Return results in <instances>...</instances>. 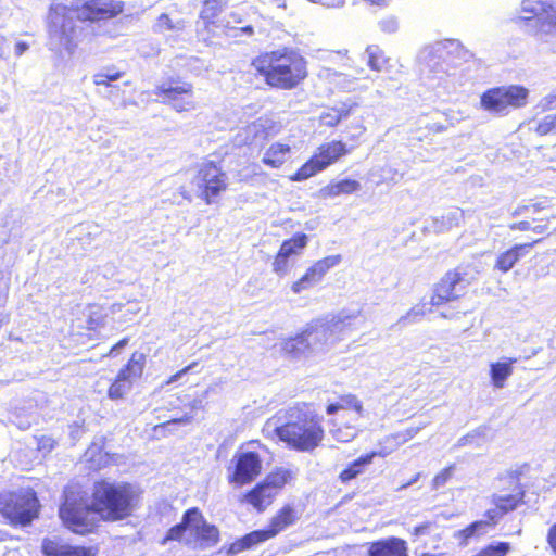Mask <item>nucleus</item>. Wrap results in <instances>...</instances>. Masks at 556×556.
Segmentation results:
<instances>
[{"instance_id":"obj_6","label":"nucleus","mask_w":556,"mask_h":556,"mask_svg":"<svg viewBox=\"0 0 556 556\" xmlns=\"http://www.w3.org/2000/svg\"><path fill=\"white\" fill-rule=\"evenodd\" d=\"M188 530L193 532V541L199 548L214 547L220 541L219 529L215 525L207 522L202 510L194 506L184 511L181 520L166 531L160 544L166 545L169 542H181Z\"/></svg>"},{"instance_id":"obj_29","label":"nucleus","mask_w":556,"mask_h":556,"mask_svg":"<svg viewBox=\"0 0 556 556\" xmlns=\"http://www.w3.org/2000/svg\"><path fill=\"white\" fill-rule=\"evenodd\" d=\"M361 189V184L351 178L341 180H331L320 189V194L325 199H332L341 194H352Z\"/></svg>"},{"instance_id":"obj_55","label":"nucleus","mask_w":556,"mask_h":556,"mask_svg":"<svg viewBox=\"0 0 556 556\" xmlns=\"http://www.w3.org/2000/svg\"><path fill=\"white\" fill-rule=\"evenodd\" d=\"M240 31H241V33H244V34H249V35H251V34L253 33V29H252V27L247 26V27H242V28H240Z\"/></svg>"},{"instance_id":"obj_14","label":"nucleus","mask_w":556,"mask_h":556,"mask_svg":"<svg viewBox=\"0 0 556 556\" xmlns=\"http://www.w3.org/2000/svg\"><path fill=\"white\" fill-rule=\"evenodd\" d=\"M349 153L342 141H327L321 143L315 153L292 175L290 181H303L326 169L342 156Z\"/></svg>"},{"instance_id":"obj_44","label":"nucleus","mask_w":556,"mask_h":556,"mask_svg":"<svg viewBox=\"0 0 556 556\" xmlns=\"http://www.w3.org/2000/svg\"><path fill=\"white\" fill-rule=\"evenodd\" d=\"M484 520H480L483 522V527H494L497 525L503 515L500 514V510L496 508V506H494L493 509H489L484 513Z\"/></svg>"},{"instance_id":"obj_9","label":"nucleus","mask_w":556,"mask_h":556,"mask_svg":"<svg viewBox=\"0 0 556 556\" xmlns=\"http://www.w3.org/2000/svg\"><path fill=\"white\" fill-rule=\"evenodd\" d=\"M293 472L282 467L275 468L252 488L238 497L240 504L251 506L258 514L264 513L275 502L279 492L292 480Z\"/></svg>"},{"instance_id":"obj_45","label":"nucleus","mask_w":556,"mask_h":556,"mask_svg":"<svg viewBox=\"0 0 556 556\" xmlns=\"http://www.w3.org/2000/svg\"><path fill=\"white\" fill-rule=\"evenodd\" d=\"M453 467L450 466L447 468H444L441 470L438 475L433 478V484L434 486H441L445 484L452 477Z\"/></svg>"},{"instance_id":"obj_3","label":"nucleus","mask_w":556,"mask_h":556,"mask_svg":"<svg viewBox=\"0 0 556 556\" xmlns=\"http://www.w3.org/2000/svg\"><path fill=\"white\" fill-rule=\"evenodd\" d=\"M283 417L286 421L277 426L274 433L289 450L312 453L323 444L324 419L312 403L296 402L285 409Z\"/></svg>"},{"instance_id":"obj_30","label":"nucleus","mask_w":556,"mask_h":556,"mask_svg":"<svg viewBox=\"0 0 556 556\" xmlns=\"http://www.w3.org/2000/svg\"><path fill=\"white\" fill-rule=\"evenodd\" d=\"M375 457V452H369L359 456L350 463L343 470H341L339 473V480L342 483H348L349 481L355 479L358 475L365 471V467L370 465Z\"/></svg>"},{"instance_id":"obj_36","label":"nucleus","mask_w":556,"mask_h":556,"mask_svg":"<svg viewBox=\"0 0 556 556\" xmlns=\"http://www.w3.org/2000/svg\"><path fill=\"white\" fill-rule=\"evenodd\" d=\"M510 230H520V231H532L533 233L545 236L548 233V219H533L530 220H521L515 222L509 225ZM543 239V237H541Z\"/></svg>"},{"instance_id":"obj_40","label":"nucleus","mask_w":556,"mask_h":556,"mask_svg":"<svg viewBox=\"0 0 556 556\" xmlns=\"http://www.w3.org/2000/svg\"><path fill=\"white\" fill-rule=\"evenodd\" d=\"M510 551L508 542H497L485 545L479 549L473 556H506Z\"/></svg>"},{"instance_id":"obj_52","label":"nucleus","mask_w":556,"mask_h":556,"mask_svg":"<svg viewBox=\"0 0 556 556\" xmlns=\"http://www.w3.org/2000/svg\"><path fill=\"white\" fill-rule=\"evenodd\" d=\"M189 421H190V418H189V417H187V416H185V417H181V418H174V419H170V420H168V421L164 422V424H163V426L165 427V426H167V425H169V424H187V422H189Z\"/></svg>"},{"instance_id":"obj_17","label":"nucleus","mask_w":556,"mask_h":556,"mask_svg":"<svg viewBox=\"0 0 556 556\" xmlns=\"http://www.w3.org/2000/svg\"><path fill=\"white\" fill-rule=\"evenodd\" d=\"M163 97V101L173 105L177 112L190 111L195 108L192 101V86L188 83L163 84L154 91Z\"/></svg>"},{"instance_id":"obj_56","label":"nucleus","mask_w":556,"mask_h":556,"mask_svg":"<svg viewBox=\"0 0 556 556\" xmlns=\"http://www.w3.org/2000/svg\"><path fill=\"white\" fill-rule=\"evenodd\" d=\"M419 556H439V554L422 552V553L419 554Z\"/></svg>"},{"instance_id":"obj_58","label":"nucleus","mask_w":556,"mask_h":556,"mask_svg":"<svg viewBox=\"0 0 556 556\" xmlns=\"http://www.w3.org/2000/svg\"><path fill=\"white\" fill-rule=\"evenodd\" d=\"M250 443H260L257 440L250 441Z\"/></svg>"},{"instance_id":"obj_23","label":"nucleus","mask_w":556,"mask_h":556,"mask_svg":"<svg viewBox=\"0 0 556 556\" xmlns=\"http://www.w3.org/2000/svg\"><path fill=\"white\" fill-rule=\"evenodd\" d=\"M298 510L290 504L281 506L269 519L266 527L271 538H276L287 528L293 526L299 520Z\"/></svg>"},{"instance_id":"obj_15","label":"nucleus","mask_w":556,"mask_h":556,"mask_svg":"<svg viewBox=\"0 0 556 556\" xmlns=\"http://www.w3.org/2000/svg\"><path fill=\"white\" fill-rule=\"evenodd\" d=\"M523 20L535 18L543 34H556V0H523Z\"/></svg>"},{"instance_id":"obj_42","label":"nucleus","mask_w":556,"mask_h":556,"mask_svg":"<svg viewBox=\"0 0 556 556\" xmlns=\"http://www.w3.org/2000/svg\"><path fill=\"white\" fill-rule=\"evenodd\" d=\"M341 117H342V111L341 110H339V109H329L328 111L324 112L319 116V124H320V126L325 125V126L332 127L337 123H339Z\"/></svg>"},{"instance_id":"obj_38","label":"nucleus","mask_w":556,"mask_h":556,"mask_svg":"<svg viewBox=\"0 0 556 556\" xmlns=\"http://www.w3.org/2000/svg\"><path fill=\"white\" fill-rule=\"evenodd\" d=\"M88 309L89 313L86 319L87 329L96 331L104 325L106 314L104 313V308L97 303L89 304Z\"/></svg>"},{"instance_id":"obj_26","label":"nucleus","mask_w":556,"mask_h":556,"mask_svg":"<svg viewBox=\"0 0 556 556\" xmlns=\"http://www.w3.org/2000/svg\"><path fill=\"white\" fill-rule=\"evenodd\" d=\"M417 431V428H408L405 431H399L386 435L378 442L380 448L378 451H374L376 453V457L388 456L401 445L412 440L416 435Z\"/></svg>"},{"instance_id":"obj_33","label":"nucleus","mask_w":556,"mask_h":556,"mask_svg":"<svg viewBox=\"0 0 556 556\" xmlns=\"http://www.w3.org/2000/svg\"><path fill=\"white\" fill-rule=\"evenodd\" d=\"M444 52L446 54L447 62L448 61H463L468 62L473 58V53L468 50L459 40L457 39H444Z\"/></svg>"},{"instance_id":"obj_8","label":"nucleus","mask_w":556,"mask_h":556,"mask_svg":"<svg viewBox=\"0 0 556 556\" xmlns=\"http://www.w3.org/2000/svg\"><path fill=\"white\" fill-rule=\"evenodd\" d=\"M40 501L31 488L0 493V515L12 527H26L40 514Z\"/></svg>"},{"instance_id":"obj_51","label":"nucleus","mask_w":556,"mask_h":556,"mask_svg":"<svg viewBox=\"0 0 556 556\" xmlns=\"http://www.w3.org/2000/svg\"><path fill=\"white\" fill-rule=\"evenodd\" d=\"M28 45L26 42H17L15 45V54L17 56L22 55L25 51H27Z\"/></svg>"},{"instance_id":"obj_20","label":"nucleus","mask_w":556,"mask_h":556,"mask_svg":"<svg viewBox=\"0 0 556 556\" xmlns=\"http://www.w3.org/2000/svg\"><path fill=\"white\" fill-rule=\"evenodd\" d=\"M45 556H97V546L71 545L56 538H46L42 541Z\"/></svg>"},{"instance_id":"obj_16","label":"nucleus","mask_w":556,"mask_h":556,"mask_svg":"<svg viewBox=\"0 0 556 556\" xmlns=\"http://www.w3.org/2000/svg\"><path fill=\"white\" fill-rule=\"evenodd\" d=\"M309 238L304 232H295L291 238L283 240L274 256L273 270L285 275L289 268V258L302 254L307 247Z\"/></svg>"},{"instance_id":"obj_25","label":"nucleus","mask_w":556,"mask_h":556,"mask_svg":"<svg viewBox=\"0 0 556 556\" xmlns=\"http://www.w3.org/2000/svg\"><path fill=\"white\" fill-rule=\"evenodd\" d=\"M359 315V311L350 314L338 313L323 325L324 330L330 336H334L340 339V337L346 332L357 329L356 319Z\"/></svg>"},{"instance_id":"obj_12","label":"nucleus","mask_w":556,"mask_h":556,"mask_svg":"<svg viewBox=\"0 0 556 556\" xmlns=\"http://www.w3.org/2000/svg\"><path fill=\"white\" fill-rule=\"evenodd\" d=\"M528 96L529 90L518 85L491 88L480 97V108L490 114L506 115L526 105Z\"/></svg>"},{"instance_id":"obj_57","label":"nucleus","mask_w":556,"mask_h":556,"mask_svg":"<svg viewBox=\"0 0 556 556\" xmlns=\"http://www.w3.org/2000/svg\"><path fill=\"white\" fill-rule=\"evenodd\" d=\"M372 4H381L383 0H368Z\"/></svg>"},{"instance_id":"obj_4","label":"nucleus","mask_w":556,"mask_h":556,"mask_svg":"<svg viewBox=\"0 0 556 556\" xmlns=\"http://www.w3.org/2000/svg\"><path fill=\"white\" fill-rule=\"evenodd\" d=\"M256 72L265 76L271 87L292 89L307 75L306 61L294 51H274L252 62Z\"/></svg>"},{"instance_id":"obj_18","label":"nucleus","mask_w":556,"mask_h":556,"mask_svg":"<svg viewBox=\"0 0 556 556\" xmlns=\"http://www.w3.org/2000/svg\"><path fill=\"white\" fill-rule=\"evenodd\" d=\"M341 262L340 255H329L316 261L306 271L292 283L291 289L294 293H301L319 282L326 273Z\"/></svg>"},{"instance_id":"obj_31","label":"nucleus","mask_w":556,"mask_h":556,"mask_svg":"<svg viewBox=\"0 0 556 556\" xmlns=\"http://www.w3.org/2000/svg\"><path fill=\"white\" fill-rule=\"evenodd\" d=\"M525 491L521 488L515 493L505 494V495H493L492 504L496 506L500 510V514L505 516L506 514L514 511L518 506L523 503Z\"/></svg>"},{"instance_id":"obj_50","label":"nucleus","mask_w":556,"mask_h":556,"mask_svg":"<svg viewBox=\"0 0 556 556\" xmlns=\"http://www.w3.org/2000/svg\"><path fill=\"white\" fill-rule=\"evenodd\" d=\"M546 542L556 555V521L547 530Z\"/></svg>"},{"instance_id":"obj_11","label":"nucleus","mask_w":556,"mask_h":556,"mask_svg":"<svg viewBox=\"0 0 556 556\" xmlns=\"http://www.w3.org/2000/svg\"><path fill=\"white\" fill-rule=\"evenodd\" d=\"M263 472V458L256 451L239 448L226 468V479L233 489L254 482Z\"/></svg>"},{"instance_id":"obj_2","label":"nucleus","mask_w":556,"mask_h":556,"mask_svg":"<svg viewBox=\"0 0 556 556\" xmlns=\"http://www.w3.org/2000/svg\"><path fill=\"white\" fill-rule=\"evenodd\" d=\"M124 10L121 0H53L48 12V35L51 50L73 53L81 41L84 29L78 21L99 22L110 20Z\"/></svg>"},{"instance_id":"obj_24","label":"nucleus","mask_w":556,"mask_h":556,"mask_svg":"<svg viewBox=\"0 0 556 556\" xmlns=\"http://www.w3.org/2000/svg\"><path fill=\"white\" fill-rule=\"evenodd\" d=\"M317 331L316 327L309 325L293 337L287 338L281 345L285 354L298 357L311 350L309 337Z\"/></svg>"},{"instance_id":"obj_32","label":"nucleus","mask_w":556,"mask_h":556,"mask_svg":"<svg viewBox=\"0 0 556 556\" xmlns=\"http://www.w3.org/2000/svg\"><path fill=\"white\" fill-rule=\"evenodd\" d=\"M339 410H354L358 414L363 412V404L354 394H343L338 397L334 403H329L326 406L327 415H333Z\"/></svg>"},{"instance_id":"obj_27","label":"nucleus","mask_w":556,"mask_h":556,"mask_svg":"<svg viewBox=\"0 0 556 556\" xmlns=\"http://www.w3.org/2000/svg\"><path fill=\"white\" fill-rule=\"evenodd\" d=\"M271 539L273 538L266 528L254 530L232 542L228 552L230 554H238Z\"/></svg>"},{"instance_id":"obj_41","label":"nucleus","mask_w":556,"mask_h":556,"mask_svg":"<svg viewBox=\"0 0 556 556\" xmlns=\"http://www.w3.org/2000/svg\"><path fill=\"white\" fill-rule=\"evenodd\" d=\"M535 132L538 136H556V114L547 115L536 124Z\"/></svg>"},{"instance_id":"obj_47","label":"nucleus","mask_w":556,"mask_h":556,"mask_svg":"<svg viewBox=\"0 0 556 556\" xmlns=\"http://www.w3.org/2000/svg\"><path fill=\"white\" fill-rule=\"evenodd\" d=\"M433 526L434 523L430 521L418 525L413 529L412 535L416 539L421 535H429Z\"/></svg>"},{"instance_id":"obj_19","label":"nucleus","mask_w":556,"mask_h":556,"mask_svg":"<svg viewBox=\"0 0 556 556\" xmlns=\"http://www.w3.org/2000/svg\"><path fill=\"white\" fill-rule=\"evenodd\" d=\"M226 4L227 0H204L200 20L212 35H228V31L232 29L229 21L219 18V14Z\"/></svg>"},{"instance_id":"obj_5","label":"nucleus","mask_w":556,"mask_h":556,"mask_svg":"<svg viewBox=\"0 0 556 556\" xmlns=\"http://www.w3.org/2000/svg\"><path fill=\"white\" fill-rule=\"evenodd\" d=\"M471 282L468 266L459 264L450 268L433 283L429 300L419 302L412 311L415 315H426L450 303L458 302Z\"/></svg>"},{"instance_id":"obj_37","label":"nucleus","mask_w":556,"mask_h":556,"mask_svg":"<svg viewBox=\"0 0 556 556\" xmlns=\"http://www.w3.org/2000/svg\"><path fill=\"white\" fill-rule=\"evenodd\" d=\"M184 28L185 22L182 20L174 21L165 13L161 14L153 25V31L157 34H165L167 31L180 33Z\"/></svg>"},{"instance_id":"obj_1","label":"nucleus","mask_w":556,"mask_h":556,"mask_svg":"<svg viewBox=\"0 0 556 556\" xmlns=\"http://www.w3.org/2000/svg\"><path fill=\"white\" fill-rule=\"evenodd\" d=\"M140 495L131 482L100 478L91 485L89 504L71 491L64 496L59 516L68 530L86 535L96 531L99 522L115 523L131 518L139 507Z\"/></svg>"},{"instance_id":"obj_43","label":"nucleus","mask_w":556,"mask_h":556,"mask_svg":"<svg viewBox=\"0 0 556 556\" xmlns=\"http://www.w3.org/2000/svg\"><path fill=\"white\" fill-rule=\"evenodd\" d=\"M483 527V522L481 521H473L469 523L467 527L458 531V538L467 542L470 538H472L477 530L481 529Z\"/></svg>"},{"instance_id":"obj_49","label":"nucleus","mask_w":556,"mask_h":556,"mask_svg":"<svg viewBox=\"0 0 556 556\" xmlns=\"http://www.w3.org/2000/svg\"><path fill=\"white\" fill-rule=\"evenodd\" d=\"M198 365V362H192L190 363L189 365L185 366L184 368H181L180 370H178L177 372H175L174 375H172L167 380H166V384H170V383H174L175 381H177L181 376L186 375L187 372H189L191 369H193L195 366Z\"/></svg>"},{"instance_id":"obj_22","label":"nucleus","mask_w":556,"mask_h":556,"mask_svg":"<svg viewBox=\"0 0 556 556\" xmlns=\"http://www.w3.org/2000/svg\"><path fill=\"white\" fill-rule=\"evenodd\" d=\"M541 241L542 238H536L526 243L513 245L498 254L494 263V268L503 274L509 271L521 256L527 254L532 247Z\"/></svg>"},{"instance_id":"obj_10","label":"nucleus","mask_w":556,"mask_h":556,"mask_svg":"<svg viewBox=\"0 0 556 556\" xmlns=\"http://www.w3.org/2000/svg\"><path fill=\"white\" fill-rule=\"evenodd\" d=\"M193 184L198 197L207 205L217 203L228 190L229 179L223 167L214 161H204L197 166Z\"/></svg>"},{"instance_id":"obj_7","label":"nucleus","mask_w":556,"mask_h":556,"mask_svg":"<svg viewBox=\"0 0 556 556\" xmlns=\"http://www.w3.org/2000/svg\"><path fill=\"white\" fill-rule=\"evenodd\" d=\"M417 64L420 79L428 88L450 90L455 87L442 40L422 47L417 54Z\"/></svg>"},{"instance_id":"obj_35","label":"nucleus","mask_w":556,"mask_h":556,"mask_svg":"<svg viewBox=\"0 0 556 556\" xmlns=\"http://www.w3.org/2000/svg\"><path fill=\"white\" fill-rule=\"evenodd\" d=\"M515 359H508L507 362H496L490 365V377L492 384L495 388H503L505 381L513 374V364Z\"/></svg>"},{"instance_id":"obj_28","label":"nucleus","mask_w":556,"mask_h":556,"mask_svg":"<svg viewBox=\"0 0 556 556\" xmlns=\"http://www.w3.org/2000/svg\"><path fill=\"white\" fill-rule=\"evenodd\" d=\"M280 130V125L270 117H260L245 128V137L252 139H267L275 137Z\"/></svg>"},{"instance_id":"obj_54","label":"nucleus","mask_w":556,"mask_h":556,"mask_svg":"<svg viewBox=\"0 0 556 556\" xmlns=\"http://www.w3.org/2000/svg\"><path fill=\"white\" fill-rule=\"evenodd\" d=\"M109 76H114V81L119 79L121 76H122V73L118 72V71H114V70H110V68H106V70H103Z\"/></svg>"},{"instance_id":"obj_21","label":"nucleus","mask_w":556,"mask_h":556,"mask_svg":"<svg viewBox=\"0 0 556 556\" xmlns=\"http://www.w3.org/2000/svg\"><path fill=\"white\" fill-rule=\"evenodd\" d=\"M367 556H409L407 542L399 536H387L369 542Z\"/></svg>"},{"instance_id":"obj_48","label":"nucleus","mask_w":556,"mask_h":556,"mask_svg":"<svg viewBox=\"0 0 556 556\" xmlns=\"http://www.w3.org/2000/svg\"><path fill=\"white\" fill-rule=\"evenodd\" d=\"M93 83L97 86H110L111 81H114V76H109L104 71H101L93 75Z\"/></svg>"},{"instance_id":"obj_39","label":"nucleus","mask_w":556,"mask_h":556,"mask_svg":"<svg viewBox=\"0 0 556 556\" xmlns=\"http://www.w3.org/2000/svg\"><path fill=\"white\" fill-rule=\"evenodd\" d=\"M365 53L368 58L367 64L372 71L381 72L384 70L388 59L378 46L367 47Z\"/></svg>"},{"instance_id":"obj_46","label":"nucleus","mask_w":556,"mask_h":556,"mask_svg":"<svg viewBox=\"0 0 556 556\" xmlns=\"http://www.w3.org/2000/svg\"><path fill=\"white\" fill-rule=\"evenodd\" d=\"M380 28L389 34L395 33L397 30L399 24L395 17L389 16L380 21Z\"/></svg>"},{"instance_id":"obj_13","label":"nucleus","mask_w":556,"mask_h":556,"mask_svg":"<svg viewBox=\"0 0 556 556\" xmlns=\"http://www.w3.org/2000/svg\"><path fill=\"white\" fill-rule=\"evenodd\" d=\"M147 356L135 351L127 362L118 369L111 380L106 395L111 401L125 400L134 387L142 379L146 369Z\"/></svg>"},{"instance_id":"obj_34","label":"nucleus","mask_w":556,"mask_h":556,"mask_svg":"<svg viewBox=\"0 0 556 556\" xmlns=\"http://www.w3.org/2000/svg\"><path fill=\"white\" fill-rule=\"evenodd\" d=\"M289 152L290 147L288 144L276 142L265 152L263 163L271 168H278L286 162Z\"/></svg>"},{"instance_id":"obj_53","label":"nucleus","mask_w":556,"mask_h":556,"mask_svg":"<svg viewBox=\"0 0 556 556\" xmlns=\"http://www.w3.org/2000/svg\"><path fill=\"white\" fill-rule=\"evenodd\" d=\"M128 343V338H123L121 339L119 341H117L110 350V353L121 349V348H124L125 345H127Z\"/></svg>"}]
</instances>
